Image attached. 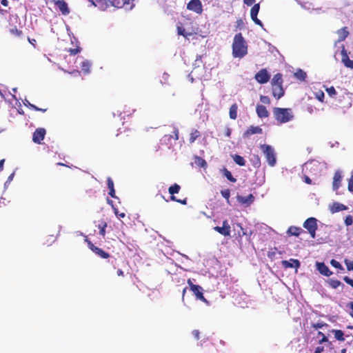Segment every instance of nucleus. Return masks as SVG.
I'll return each mask as SVG.
<instances>
[{
	"label": "nucleus",
	"mask_w": 353,
	"mask_h": 353,
	"mask_svg": "<svg viewBox=\"0 0 353 353\" xmlns=\"http://www.w3.org/2000/svg\"><path fill=\"white\" fill-rule=\"evenodd\" d=\"M248 54V45L241 32L235 34L232 43V55L241 59Z\"/></svg>",
	"instance_id": "obj_1"
},
{
	"label": "nucleus",
	"mask_w": 353,
	"mask_h": 353,
	"mask_svg": "<svg viewBox=\"0 0 353 353\" xmlns=\"http://www.w3.org/2000/svg\"><path fill=\"white\" fill-rule=\"evenodd\" d=\"M273 114L279 123H285L291 121L294 116L290 108H274Z\"/></svg>",
	"instance_id": "obj_2"
},
{
	"label": "nucleus",
	"mask_w": 353,
	"mask_h": 353,
	"mask_svg": "<svg viewBox=\"0 0 353 353\" xmlns=\"http://www.w3.org/2000/svg\"><path fill=\"white\" fill-rule=\"evenodd\" d=\"M261 149L263 151L268 164L273 167L276 163V156L274 149L272 146L266 144L261 145Z\"/></svg>",
	"instance_id": "obj_3"
},
{
	"label": "nucleus",
	"mask_w": 353,
	"mask_h": 353,
	"mask_svg": "<svg viewBox=\"0 0 353 353\" xmlns=\"http://www.w3.org/2000/svg\"><path fill=\"white\" fill-rule=\"evenodd\" d=\"M187 283L190 288V290L196 296V299H199L205 303H208L207 299L204 297L203 293V288L198 285H194L190 279H188Z\"/></svg>",
	"instance_id": "obj_4"
},
{
	"label": "nucleus",
	"mask_w": 353,
	"mask_h": 353,
	"mask_svg": "<svg viewBox=\"0 0 353 353\" xmlns=\"http://www.w3.org/2000/svg\"><path fill=\"white\" fill-rule=\"evenodd\" d=\"M303 225L305 229L308 230L311 237L314 239L316 237V231L318 228L316 219L314 217H310L305 221Z\"/></svg>",
	"instance_id": "obj_5"
},
{
	"label": "nucleus",
	"mask_w": 353,
	"mask_h": 353,
	"mask_svg": "<svg viewBox=\"0 0 353 353\" xmlns=\"http://www.w3.org/2000/svg\"><path fill=\"white\" fill-rule=\"evenodd\" d=\"M180 190H181V186L179 185H178L177 183H174L172 185H171L168 188V192L171 195L170 199L172 201H175V202L181 203L183 205H186L187 204V199L186 198L184 199H176V197L174 196V194L179 193Z\"/></svg>",
	"instance_id": "obj_6"
},
{
	"label": "nucleus",
	"mask_w": 353,
	"mask_h": 353,
	"mask_svg": "<svg viewBox=\"0 0 353 353\" xmlns=\"http://www.w3.org/2000/svg\"><path fill=\"white\" fill-rule=\"evenodd\" d=\"M85 241L88 243V248L97 256L102 259H108L110 257L109 253L103 250L102 249L95 246L88 239V236L85 237Z\"/></svg>",
	"instance_id": "obj_7"
},
{
	"label": "nucleus",
	"mask_w": 353,
	"mask_h": 353,
	"mask_svg": "<svg viewBox=\"0 0 353 353\" xmlns=\"http://www.w3.org/2000/svg\"><path fill=\"white\" fill-rule=\"evenodd\" d=\"M254 79L258 83L264 84L270 81V75L266 69H261L256 73Z\"/></svg>",
	"instance_id": "obj_8"
},
{
	"label": "nucleus",
	"mask_w": 353,
	"mask_h": 353,
	"mask_svg": "<svg viewBox=\"0 0 353 353\" xmlns=\"http://www.w3.org/2000/svg\"><path fill=\"white\" fill-rule=\"evenodd\" d=\"M259 10H260V3H258L254 4V6H252V8H251V10H250V17H251L252 20L254 22V23H256V25H258L261 27H263V23L257 17Z\"/></svg>",
	"instance_id": "obj_9"
},
{
	"label": "nucleus",
	"mask_w": 353,
	"mask_h": 353,
	"mask_svg": "<svg viewBox=\"0 0 353 353\" xmlns=\"http://www.w3.org/2000/svg\"><path fill=\"white\" fill-rule=\"evenodd\" d=\"M187 8L197 14H201L203 11L202 4L200 0H191L188 3Z\"/></svg>",
	"instance_id": "obj_10"
},
{
	"label": "nucleus",
	"mask_w": 353,
	"mask_h": 353,
	"mask_svg": "<svg viewBox=\"0 0 353 353\" xmlns=\"http://www.w3.org/2000/svg\"><path fill=\"white\" fill-rule=\"evenodd\" d=\"M46 133V131L44 128H37L33 133L32 141L37 144L41 143V141L45 137Z\"/></svg>",
	"instance_id": "obj_11"
},
{
	"label": "nucleus",
	"mask_w": 353,
	"mask_h": 353,
	"mask_svg": "<svg viewBox=\"0 0 353 353\" xmlns=\"http://www.w3.org/2000/svg\"><path fill=\"white\" fill-rule=\"evenodd\" d=\"M54 5L62 14L68 15L70 13V9L67 3L64 0H53Z\"/></svg>",
	"instance_id": "obj_12"
},
{
	"label": "nucleus",
	"mask_w": 353,
	"mask_h": 353,
	"mask_svg": "<svg viewBox=\"0 0 353 353\" xmlns=\"http://www.w3.org/2000/svg\"><path fill=\"white\" fill-rule=\"evenodd\" d=\"M214 230L219 232V234L223 235L224 236H228L230 235V226L228 223V220H225L223 221V226H216L214 228Z\"/></svg>",
	"instance_id": "obj_13"
},
{
	"label": "nucleus",
	"mask_w": 353,
	"mask_h": 353,
	"mask_svg": "<svg viewBox=\"0 0 353 353\" xmlns=\"http://www.w3.org/2000/svg\"><path fill=\"white\" fill-rule=\"evenodd\" d=\"M341 61L345 65V67L353 69V61H351L349 59V56L347 53V50H345V47H342L341 50Z\"/></svg>",
	"instance_id": "obj_14"
},
{
	"label": "nucleus",
	"mask_w": 353,
	"mask_h": 353,
	"mask_svg": "<svg viewBox=\"0 0 353 353\" xmlns=\"http://www.w3.org/2000/svg\"><path fill=\"white\" fill-rule=\"evenodd\" d=\"M281 263L284 268H294L296 270H297L301 265L300 261L294 259H290L289 261H282Z\"/></svg>",
	"instance_id": "obj_15"
},
{
	"label": "nucleus",
	"mask_w": 353,
	"mask_h": 353,
	"mask_svg": "<svg viewBox=\"0 0 353 353\" xmlns=\"http://www.w3.org/2000/svg\"><path fill=\"white\" fill-rule=\"evenodd\" d=\"M272 95L274 96V97H275L277 99H279L280 98H281L285 94V91L283 88V85H272Z\"/></svg>",
	"instance_id": "obj_16"
},
{
	"label": "nucleus",
	"mask_w": 353,
	"mask_h": 353,
	"mask_svg": "<svg viewBox=\"0 0 353 353\" xmlns=\"http://www.w3.org/2000/svg\"><path fill=\"white\" fill-rule=\"evenodd\" d=\"M263 132L262 128L259 126H250L247 129V130L243 133V137L244 138L249 137L250 136L254 134H261Z\"/></svg>",
	"instance_id": "obj_17"
},
{
	"label": "nucleus",
	"mask_w": 353,
	"mask_h": 353,
	"mask_svg": "<svg viewBox=\"0 0 353 353\" xmlns=\"http://www.w3.org/2000/svg\"><path fill=\"white\" fill-rule=\"evenodd\" d=\"M317 270L319 272L326 276H329L332 274V272L330 270L329 268L324 263H317Z\"/></svg>",
	"instance_id": "obj_18"
},
{
	"label": "nucleus",
	"mask_w": 353,
	"mask_h": 353,
	"mask_svg": "<svg viewBox=\"0 0 353 353\" xmlns=\"http://www.w3.org/2000/svg\"><path fill=\"white\" fill-rule=\"evenodd\" d=\"M236 199L239 203L242 204H246L247 205H249L251 203H252L254 200V197L252 194H250L247 196L238 195L236 196Z\"/></svg>",
	"instance_id": "obj_19"
},
{
	"label": "nucleus",
	"mask_w": 353,
	"mask_h": 353,
	"mask_svg": "<svg viewBox=\"0 0 353 353\" xmlns=\"http://www.w3.org/2000/svg\"><path fill=\"white\" fill-rule=\"evenodd\" d=\"M342 180V176L340 171H336L334 173V177H333V183H332V187L334 190H336L339 189L341 185V182Z\"/></svg>",
	"instance_id": "obj_20"
},
{
	"label": "nucleus",
	"mask_w": 353,
	"mask_h": 353,
	"mask_svg": "<svg viewBox=\"0 0 353 353\" xmlns=\"http://www.w3.org/2000/svg\"><path fill=\"white\" fill-rule=\"evenodd\" d=\"M256 111L259 118H266L269 116V112L266 107L263 105H257L256 108Z\"/></svg>",
	"instance_id": "obj_21"
},
{
	"label": "nucleus",
	"mask_w": 353,
	"mask_h": 353,
	"mask_svg": "<svg viewBox=\"0 0 353 353\" xmlns=\"http://www.w3.org/2000/svg\"><path fill=\"white\" fill-rule=\"evenodd\" d=\"M347 209V206H345V205H343L342 203H339L338 202H334L330 206V212L332 214L340 212V211L345 210Z\"/></svg>",
	"instance_id": "obj_22"
},
{
	"label": "nucleus",
	"mask_w": 353,
	"mask_h": 353,
	"mask_svg": "<svg viewBox=\"0 0 353 353\" xmlns=\"http://www.w3.org/2000/svg\"><path fill=\"white\" fill-rule=\"evenodd\" d=\"M302 232H304L303 230L296 226H290L287 230L288 236H299Z\"/></svg>",
	"instance_id": "obj_23"
},
{
	"label": "nucleus",
	"mask_w": 353,
	"mask_h": 353,
	"mask_svg": "<svg viewBox=\"0 0 353 353\" xmlns=\"http://www.w3.org/2000/svg\"><path fill=\"white\" fill-rule=\"evenodd\" d=\"M339 36L338 41L341 42L344 41L349 35V32L346 27H343L337 31Z\"/></svg>",
	"instance_id": "obj_24"
},
{
	"label": "nucleus",
	"mask_w": 353,
	"mask_h": 353,
	"mask_svg": "<svg viewBox=\"0 0 353 353\" xmlns=\"http://www.w3.org/2000/svg\"><path fill=\"white\" fill-rule=\"evenodd\" d=\"M107 185L109 189V195L112 198H116L114 182L110 177H108L107 179Z\"/></svg>",
	"instance_id": "obj_25"
},
{
	"label": "nucleus",
	"mask_w": 353,
	"mask_h": 353,
	"mask_svg": "<svg viewBox=\"0 0 353 353\" xmlns=\"http://www.w3.org/2000/svg\"><path fill=\"white\" fill-rule=\"evenodd\" d=\"M238 105L236 103L232 104L230 108L229 115L231 119H236L237 118Z\"/></svg>",
	"instance_id": "obj_26"
},
{
	"label": "nucleus",
	"mask_w": 353,
	"mask_h": 353,
	"mask_svg": "<svg viewBox=\"0 0 353 353\" xmlns=\"http://www.w3.org/2000/svg\"><path fill=\"white\" fill-rule=\"evenodd\" d=\"M271 85H283V76L281 73H277L274 75L271 81Z\"/></svg>",
	"instance_id": "obj_27"
},
{
	"label": "nucleus",
	"mask_w": 353,
	"mask_h": 353,
	"mask_svg": "<svg viewBox=\"0 0 353 353\" xmlns=\"http://www.w3.org/2000/svg\"><path fill=\"white\" fill-rule=\"evenodd\" d=\"M234 161L240 166H244L245 165V161L244 158L239 154H234L233 157Z\"/></svg>",
	"instance_id": "obj_28"
},
{
	"label": "nucleus",
	"mask_w": 353,
	"mask_h": 353,
	"mask_svg": "<svg viewBox=\"0 0 353 353\" xmlns=\"http://www.w3.org/2000/svg\"><path fill=\"white\" fill-rule=\"evenodd\" d=\"M200 136L201 133L199 130H193L190 134L189 142L190 143H193L195 141V140Z\"/></svg>",
	"instance_id": "obj_29"
},
{
	"label": "nucleus",
	"mask_w": 353,
	"mask_h": 353,
	"mask_svg": "<svg viewBox=\"0 0 353 353\" xmlns=\"http://www.w3.org/2000/svg\"><path fill=\"white\" fill-rule=\"evenodd\" d=\"M91 63L88 61H84L81 63V70L85 74H88L90 72Z\"/></svg>",
	"instance_id": "obj_30"
},
{
	"label": "nucleus",
	"mask_w": 353,
	"mask_h": 353,
	"mask_svg": "<svg viewBox=\"0 0 353 353\" xmlns=\"http://www.w3.org/2000/svg\"><path fill=\"white\" fill-rule=\"evenodd\" d=\"M223 175L227 178L228 180H229L231 182H236V179L234 178L232 173L225 168H224L222 170Z\"/></svg>",
	"instance_id": "obj_31"
},
{
	"label": "nucleus",
	"mask_w": 353,
	"mask_h": 353,
	"mask_svg": "<svg viewBox=\"0 0 353 353\" xmlns=\"http://www.w3.org/2000/svg\"><path fill=\"white\" fill-rule=\"evenodd\" d=\"M332 332L334 334V337L340 341H344V333L341 330H334Z\"/></svg>",
	"instance_id": "obj_32"
},
{
	"label": "nucleus",
	"mask_w": 353,
	"mask_h": 353,
	"mask_svg": "<svg viewBox=\"0 0 353 353\" xmlns=\"http://www.w3.org/2000/svg\"><path fill=\"white\" fill-rule=\"evenodd\" d=\"M97 227L99 229V234L104 237L105 235V228H107V223L105 221H101L100 223H99Z\"/></svg>",
	"instance_id": "obj_33"
},
{
	"label": "nucleus",
	"mask_w": 353,
	"mask_h": 353,
	"mask_svg": "<svg viewBox=\"0 0 353 353\" xmlns=\"http://www.w3.org/2000/svg\"><path fill=\"white\" fill-rule=\"evenodd\" d=\"M194 162L198 166L201 168H205L208 165L205 160L200 157H196Z\"/></svg>",
	"instance_id": "obj_34"
},
{
	"label": "nucleus",
	"mask_w": 353,
	"mask_h": 353,
	"mask_svg": "<svg viewBox=\"0 0 353 353\" xmlns=\"http://www.w3.org/2000/svg\"><path fill=\"white\" fill-rule=\"evenodd\" d=\"M9 32L11 34L17 37H20L23 35V32L19 30L16 26H14L13 28H10L9 30Z\"/></svg>",
	"instance_id": "obj_35"
},
{
	"label": "nucleus",
	"mask_w": 353,
	"mask_h": 353,
	"mask_svg": "<svg viewBox=\"0 0 353 353\" xmlns=\"http://www.w3.org/2000/svg\"><path fill=\"white\" fill-rule=\"evenodd\" d=\"M251 161L254 168H259L261 166V159L258 155H253Z\"/></svg>",
	"instance_id": "obj_36"
},
{
	"label": "nucleus",
	"mask_w": 353,
	"mask_h": 353,
	"mask_svg": "<svg viewBox=\"0 0 353 353\" xmlns=\"http://www.w3.org/2000/svg\"><path fill=\"white\" fill-rule=\"evenodd\" d=\"M328 283L329 285L333 289H336L338 287L342 285L341 282L336 279H330L328 281Z\"/></svg>",
	"instance_id": "obj_37"
},
{
	"label": "nucleus",
	"mask_w": 353,
	"mask_h": 353,
	"mask_svg": "<svg viewBox=\"0 0 353 353\" xmlns=\"http://www.w3.org/2000/svg\"><path fill=\"white\" fill-rule=\"evenodd\" d=\"M295 77L301 81H304L306 78V73L302 70H299L296 72L294 73Z\"/></svg>",
	"instance_id": "obj_38"
},
{
	"label": "nucleus",
	"mask_w": 353,
	"mask_h": 353,
	"mask_svg": "<svg viewBox=\"0 0 353 353\" xmlns=\"http://www.w3.org/2000/svg\"><path fill=\"white\" fill-rule=\"evenodd\" d=\"M221 194L223 198H225L228 202H229V198L230 196V191L229 189L223 190L221 191Z\"/></svg>",
	"instance_id": "obj_39"
},
{
	"label": "nucleus",
	"mask_w": 353,
	"mask_h": 353,
	"mask_svg": "<svg viewBox=\"0 0 353 353\" xmlns=\"http://www.w3.org/2000/svg\"><path fill=\"white\" fill-rule=\"evenodd\" d=\"M330 264L336 268L343 270V267H342L341 264L339 261H336L335 259H332L330 261Z\"/></svg>",
	"instance_id": "obj_40"
},
{
	"label": "nucleus",
	"mask_w": 353,
	"mask_h": 353,
	"mask_svg": "<svg viewBox=\"0 0 353 353\" xmlns=\"http://www.w3.org/2000/svg\"><path fill=\"white\" fill-rule=\"evenodd\" d=\"M324 92L321 90L316 93V98L321 102H323Z\"/></svg>",
	"instance_id": "obj_41"
},
{
	"label": "nucleus",
	"mask_w": 353,
	"mask_h": 353,
	"mask_svg": "<svg viewBox=\"0 0 353 353\" xmlns=\"http://www.w3.org/2000/svg\"><path fill=\"white\" fill-rule=\"evenodd\" d=\"M236 226L239 228L240 230L238 231V236L239 237H242L244 235H246V232L244 231L242 225L241 223H237Z\"/></svg>",
	"instance_id": "obj_42"
},
{
	"label": "nucleus",
	"mask_w": 353,
	"mask_h": 353,
	"mask_svg": "<svg viewBox=\"0 0 353 353\" xmlns=\"http://www.w3.org/2000/svg\"><path fill=\"white\" fill-rule=\"evenodd\" d=\"M344 262L346 265L347 270L350 271L353 270V261H349L348 259H345Z\"/></svg>",
	"instance_id": "obj_43"
},
{
	"label": "nucleus",
	"mask_w": 353,
	"mask_h": 353,
	"mask_svg": "<svg viewBox=\"0 0 353 353\" xmlns=\"http://www.w3.org/2000/svg\"><path fill=\"white\" fill-rule=\"evenodd\" d=\"M174 135H165V137H169V139L174 138V140L179 139V130L177 128H174V130L173 132Z\"/></svg>",
	"instance_id": "obj_44"
},
{
	"label": "nucleus",
	"mask_w": 353,
	"mask_h": 353,
	"mask_svg": "<svg viewBox=\"0 0 353 353\" xmlns=\"http://www.w3.org/2000/svg\"><path fill=\"white\" fill-rule=\"evenodd\" d=\"M348 190L353 192V173H352L350 178L348 180Z\"/></svg>",
	"instance_id": "obj_45"
},
{
	"label": "nucleus",
	"mask_w": 353,
	"mask_h": 353,
	"mask_svg": "<svg viewBox=\"0 0 353 353\" xmlns=\"http://www.w3.org/2000/svg\"><path fill=\"white\" fill-rule=\"evenodd\" d=\"M353 223V219L351 215H347L345 219V224L347 226L351 225Z\"/></svg>",
	"instance_id": "obj_46"
},
{
	"label": "nucleus",
	"mask_w": 353,
	"mask_h": 353,
	"mask_svg": "<svg viewBox=\"0 0 353 353\" xmlns=\"http://www.w3.org/2000/svg\"><path fill=\"white\" fill-rule=\"evenodd\" d=\"M81 51V48L79 47H77L76 48H70L68 52L70 53V55H75L78 54Z\"/></svg>",
	"instance_id": "obj_47"
},
{
	"label": "nucleus",
	"mask_w": 353,
	"mask_h": 353,
	"mask_svg": "<svg viewBox=\"0 0 353 353\" xmlns=\"http://www.w3.org/2000/svg\"><path fill=\"white\" fill-rule=\"evenodd\" d=\"M326 91H327V94L331 97L334 96L336 94V90L333 86H331V87L327 88Z\"/></svg>",
	"instance_id": "obj_48"
},
{
	"label": "nucleus",
	"mask_w": 353,
	"mask_h": 353,
	"mask_svg": "<svg viewBox=\"0 0 353 353\" xmlns=\"http://www.w3.org/2000/svg\"><path fill=\"white\" fill-rule=\"evenodd\" d=\"M346 307L350 310L349 314L353 318V302H349L346 304Z\"/></svg>",
	"instance_id": "obj_49"
},
{
	"label": "nucleus",
	"mask_w": 353,
	"mask_h": 353,
	"mask_svg": "<svg viewBox=\"0 0 353 353\" xmlns=\"http://www.w3.org/2000/svg\"><path fill=\"white\" fill-rule=\"evenodd\" d=\"M260 100L261 102L265 104H270V100L268 97L267 96H261Z\"/></svg>",
	"instance_id": "obj_50"
},
{
	"label": "nucleus",
	"mask_w": 353,
	"mask_h": 353,
	"mask_svg": "<svg viewBox=\"0 0 353 353\" xmlns=\"http://www.w3.org/2000/svg\"><path fill=\"white\" fill-rule=\"evenodd\" d=\"M343 281L347 283L348 285H350V286H352L353 288V279H350V277L345 276L343 277Z\"/></svg>",
	"instance_id": "obj_51"
},
{
	"label": "nucleus",
	"mask_w": 353,
	"mask_h": 353,
	"mask_svg": "<svg viewBox=\"0 0 353 353\" xmlns=\"http://www.w3.org/2000/svg\"><path fill=\"white\" fill-rule=\"evenodd\" d=\"M25 105L32 110H39V108L37 107L36 105L30 103L29 101H27V103H24Z\"/></svg>",
	"instance_id": "obj_52"
},
{
	"label": "nucleus",
	"mask_w": 353,
	"mask_h": 353,
	"mask_svg": "<svg viewBox=\"0 0 353 353\" xmlns=\"http://www.w3.org/2000/svg\"><path fill=\"white\" fill-rule=\"evenodd\" d=\"M318 335L322 336L321 339L319 341L320 343H324V342H326L328 341L327 337L326 336H325L324 334L322 333L321 332H319Z\"/></svg>",
	"instance_id": "obj_53"
},
{
	"label": "nucleus",
	"mask_w": 353,
	"mask_h": 353,
	"mask_svg": "<svg viewBox=\"0 0 353 353\" xmlns=\"http://www.w3.org/2000/svg\"><path fill=\"white\" fill-rule=\"evenodd\" d=\"M192 335L194 336V337L196 339V340H199V334H200V332L198 330H194L192 332Z\"/></svg>",
	"instance_id": "obj_54"
},
{
	"label": "nucleus",
	"mask_w": 353,
	"mask_h": 353,
	"mask_svg": "<svg viewBox=\"0 0 353 353\" xmlns=\"http://www.w3.org/2000/svg\"><path fill=\"white\" fill-rule=\"evenodd\" d=\"M178 34H180V35H182V36H183L185 37H187V35L185 34V29H183L182 28H180V27L178 28Z\"/></svg>",
	"instance_id": "obj_55"
},
{
	"label": "nucleus",
	"mask_w": 353,
	"mask_h": 353,
	"mask_svg": "<svg viewBox=\"0 0 353 353\" xmlns=\"http://www.w3.org/2000/svg\"><path fill=\"white\" fill-rule=\"evenodd\" d=\"M255 2V0H243V3L247 5L248 6H250L252 4H254Z\"/></svg>",
	"instance_id": "obj_56"
},
{
	"label": "nucleus",
	"mask_w": 353,
	"mask_h": 353,
	"mask_svg": "<svg viewBox=\"0 0 353 353\" xmlns=\"http://www.w3.org/2000/svg\"><path fill=\"white\" fill-rule=\"evenodd\" d=\"M324 350V348L323 346H318L316 347L314 353H322Z\"/></svg>",
	"instance_id": "obj_57"
},
{
	"label": "nucleus",
	"mask_w": 353,
	"mask_h": 353,
	"mask_svg": "<svg viewBox=\"0 0 353 353\" xmlns=\"http://www.w3.org/2000/svg\"><path fill=\"white\" fill-rule=\"evenodd\" d=\"M232 133V130L230 128H227L225 130V136L230 137Z\"/></svg>",
	"instance_id": "obj_58"
},
{
	"label": "nucleus",
	"mask_w": 353,
	"mask_h": 353,
	"mask_svg": "<svg viewBox=\"0 0 353 353\" xmlns=\"http://www.w3.org/2000/svg\"><path fill=\"white\" fill-rule=\"evenodd\" d=\"M28 40L29 41V43L30 44H32L33 46H35V44H36V40L34 39H30V38H28Z\"/></svg>",
	"instance_id": "obj_59"
},
{
	"label": "nucleus",
	"mask_w": 353,
	"mask_h": 353,
	"mask_svg": "<svg viewBox=\"0 0 353 353\" xmlns=\"http://www.w3.org/2000/svg\"><path fill=\"white\" fill-rule=\"evenodd\" d=\"M115 214H116V215H117V216H119V217H121V218H123V217H125V213H123V212L119 214L117 210H115Z\"/></svg>",
	"instance_id": "obj_60"
},
{
	"label": "nucleus",
	"mask_w": 353,
	"mask_h": 353,
	"mask_svg": "<svg viewBox=\"0 0 353 353\" xmlns=\"http://www.w3.org/2000/svg\"><path fill=\"white\" fill-rule=\"evenodd\" d=\"M117 274L119 276H124V273L123 272L122 270L121 269H119L117 271Z\"/></svg>",
	"instance_id": "obj_61"
},
{
	"label": "nucleus",
	"mask_w": 353,
	"mask_h": 353,
	"mask_svg": "<svg viewBox=\"0 0 353 353\" xmlns=\"http://www.w3.org/2000/svg\"><path fill=\"white\" fill-rule=\"evenodd\" d=\"M305 182L307 184H311L312 183V180L308 177V176H305Z\"/></svg>",
	"instance_id": "obj_62"
},
{
	"label": "nucleus",
	"mask_w": 353,
	"mask_h": 353,
	"mask_svg": "<svg viewBox=\"0 0 353 353\" xmlns=\"http://www.w3.org/2000/svg\"><path fill=\"white\" fill-rule=\"evenodd\" d=\"M4 161L5 160L4 159H1L0 161V172L3 170V163H4Z\"/></svg>",
	"instance_id": "obj_63"
},
{
	"label": "nucleus",
	"mask_w": 353,
	"mask_h": 353,
	"mask_svg": "<svg viewBox=\"0 0 353 353\" xmlns=\"http://www.w3.org/2000/svg\"><path fill=\"white\" fill-rule=\"evenodd\" d=\"M1 3L4 6H8V0H1Z\"/></svg>",
	"instance_id": "obj_64"
}]
</instances>
